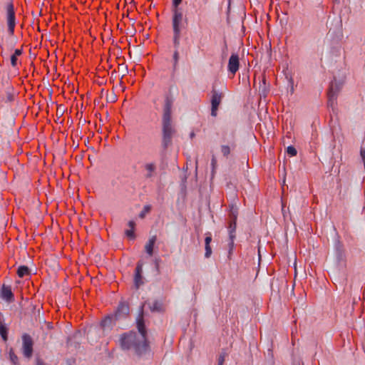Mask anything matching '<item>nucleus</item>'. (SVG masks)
Masks as SVG:
<instances>
[{
    "label": "nucleus",
    "mask_w": 365,
    "mask_h": 365,
    "mask_svg": "<svg viewBox=\"0 0 365 365\" xmlns=\"http://www.w3.org/2000/svg\"><path fill=\"white\" fill-rule=\"evenodd\" d=\"M138 333L129 331L123 334L119 339L120 346L124 350H133L134 352L141 356L148 350L146 340V329L143 319V307L140 308V314L136 319Z\"/></svg>",
    "instance_id": "1"
},
{
    "label": "nucleus",
    "mask_w": 365,
    "mask_h": 365,
    "mask_svg": "<svg viewBox=\"0 0 365 365\" xmlns=\"http://www.w3.org/2000/svg\"><path fill=\"white\" fill-rule=\"evenodd\" d=\"M175 133V129L172 125V123H163V138L162 146L166 149L171 145L173 135Z\"/></svg>",
    "instance_id": "2"
},
{
    "label": "nucleus",
    "mask_w": 365,
    "mask_h": 365,
    "mask_svg": "<svg viewBox=\"0 0 365 365\" xmlns=\"http://www.w3.org/2000/svg\"><path fill=\"white\" fill-rule=\"evenodd\" d=\"M33 346L34 341L31 336L28 334H24L22 335V353L26 358L30 359L32 356Z\"/></svg>",
    "instance_id": "3"
},
{
    "label": "nucleus",
    "mask_w": 365,
    "mask_h": 365,
    "mask_svg": "<svg viewBox=\"0 0 365 365\" xmlns=\"http://www.w3.org/2000/svg\"><path fill=\"white\" fill-rule=\"evenodd\" d=\"M182 13L178 9H173L172 26L173 33H181Z\"/></svg>",
    "instance_id": "4"
},
{
    "label": "nucleus",
    "mask_w": 365,
    "mask_h": 365,
    "mask_svg": "<svg viewBox=\"0 0 365 365\" xmlns=\"http://www.w3.org/2000/svg\"><path fill=\"white\" fill-rule=\"evenodd\" d=\"M6 12H7V23H8V30L10 34H13L14 31L15 27V12L14 6L12 4H9L6 6Z\"/></svg>",
    "instance_id": "5"
},
{
    "label": "nucleus",
    "mask_w": 365,
    "mask_h": 365,
    "mask_svg": "<svg viewBox=\"0 0 365 365\" xmlns=\"http://www.w3.org/2000/svg\"><path fill=\"white\" fill-rule=\"evenodd\" d=\"M173 100L172 98L167 97L165 100L163 107V123H172L171 122V113Z\"/></svg>",
    "instance_id": "6"
},
{
    "label": "nucleus",
    "mask_w": 365,
    "mask_h": 365,
    "mask_svg": "<svg viewBox=\"0 0 365 365\" xmlns=\"http://www.w3.org/2000/svg\"><path fill=\"white\" fill-rule=\"evenodd\" d=\"M223 95L222 93L217 92L216 91H212V95L211 98V115L212 116L217 115V110L218 109V106L221 103Z\"/></svg>",
    "instance_id": "7"
},
{
    "label": "nucleus",
    "mask_w": 365,
    "mask_h": 365,
    "mask_svg": "<svg viewBox=\"0 0 365 365\" xmlns=\"http://www.w3.org/2000/svg\"><path fill=\"white\" fill-rule=\"evenodd\" d=\"M143 263L141 261L138 262L135 270L134 275V284L136 289L144 284L143 278L142 276Z\"/></svg>",
    "instance_id": "8"
},
{
    "label": "nucleus",
    "mask_w": 365,
    "mask_h": 365,
    "mask_svg": "<svg viewBox=\"0 0 365 365\" xmlns=\"http://www.w3.org/2000/svg\"><path fill=\"white\" fill-rule=\"evenodd\" d=\"M240 66L239 56L237 53H232L229 59L227 69L234 76Z\"/></svg>",
    "instance_id": "9"
},
{
    "label": "nucleus",
    "mask_w": 365,
    "mask_h": 365,
    "mask_svg": "<svg viewBox=\"0 0 365 365\" xmlns=\"http://www.w3.org/2000/svg\"><path fill=\"white\" fill-rule=\"evenodd\" d=\"M129 314V307L125 303H120L115 312L113 314L115 320H120L126 317Z\"/></svg>",
    "instance_id": "10"
},
{
    "label": "nucleus",
    "mask_w": 365,
    "mask_h": 365,
    "mask_svg": "<svg viewBox=\"0 0 365 365\" xmlns=\"http://www.w3.org/2000/svg\"><path fill=\"white\" fill-rule=\"evenodd\" d=\"M339 91V86L336 83H331L328 93V104L333 106L336 99L337 93Z\"/></svg>",
    "instance_id": "11"
},
{
    "label": "nucleus",
    "mask_w": 365,
    "mask_h": 365,
    "mask_svg": "<svg viewBox=\"0 0 365 365\" xmlns=\"http://www.w3.org/2000/svg\"><path fill=\"white\" fill-rule=\"evenodd\" d=\"M0 295L1 297L7 302H12L14 301V296L9 286L4 284L1 287Z\"/></svg>",
    "instance_id": "12"
},
{
    "label": "nucleus",
    "mask_w": 365,
    "mask_h": 365,
    "mask_svg": "<svg viewBox=\"0 0 365 365\" xmlns=\"http://www.w3.org/2000/svg\"><path fill=\"white\" fill-rule=\"evenodd\" d=\"M146 173L145 175V178L146 179L152 178L156 171V165L155 163H148L144 165Z\"/></svg>",
    "instance_id": "13"
},
{
    "label": "nucleus",
    "mask_w": 365,
    "mask_h": 365,
    "mask_svg": "<svg viewBox=\"0 0 365 365\" xmlns=\"http://www.w3.org/2000/svg\"><path fill=\"white\" fill-rule=\"evenodd\" d=\"M117 320L115 319L113 314H110L105 317L101 322V327L103 329H110Z\"/></svg>",
    "instance_id": "14"
},
{
    "label": "nucleus",
    "mask_w": 365,
    "mask_h": 365,
    "mask_svg": "<svg viewBox=\"0 0 365 365\" xmlns=\"http://www.w3.org/2000/svg\"><path fill=\"white\" fill-rule=\"evenodd\" d=\"M155 241H156V236L155 235L152 236L151 237H150V239L148 240V241L146 242V244L145 245V250L149 256H152L153 255V247H154Z\"/></svg>",
    "instance_id": "15"
},
{
    "label": "nucleus",
    "mask_w": 365,
    "mask_h": 365,
    "mask_svg": "<svg viewBox=\"0 0 365 365\" xmlns=\"http://www.w3.org/2000/svg\"><path fill=\"white\" fill-rule=\"evenodd\" d=\"M236 215L234 216V220L232 222H230V227H229V232H230V237L231 239V244H233V239L235 238L234 232L236 230Z\"/></svg>",
    "instance_id": "16"
},
{
    "label": "nucleus",
    "mask_w": 365,
    "mask_h": 365,
    "mask_svg": "<svg viewBox=\"0 0 365 365\" xmlns=\"http://www.w3.org/2000/svg\"><path fill=\"white\" fill-rule=\"evenodd\" d=\"M149 308L152 312H161L163 309V304L160 302L155 300L151 304H149Z\"/></svg>",
    "instance_id": "17"
},
{
    "label": "nucleus",
    "mask_w": 365,
    "mask_h": 365,
    "mask_svg": "<svg viewBox=\"0 0 365 365\" xmlns=\"http://www.w3.org/2000/svg\"><path fill=\"white\" fill-rule=\"evenodd\" d=\"M181 33H173V43L175 50H179L180 46Z\"/></svg>",
    "instance_id": "18"
},
{
    "label": "nucleus",
    "mask_w": 365,
    "mask_h": 365,
    "mask_svg": "<svg viewBox=\"0 0 365 365\" xmlns=\"http://www.w3.org/2000/svg\"><path fill=\"white\" fill-rule=\"evenodd\" d=\"M17 274L19 277H24L29 274V269L27 266H20L17 269Z\"/></svg>",
    "instance_id": "19"
},
{
    "label": "nucleus",
    "mask_w": 365,
    "mask_h": 365,
    "mask_svg": "<svg viewBox=\"0 0 365 365\" xmlns=\"http://www.w3.org/2000/svg\"><path fill=\"white\" fill-rule=\"evenodd\" d=\"M21 49H16L14 51V54L11 56V63L13 67H15L17 65V56L21 55Z\"/></svg>",
    "instance_id": "20"
},
{
    "label": "nucleus",
    "mask_w": 365,
    "mask_h": 365,
    "mask_svg": "<svg viewBox=\"0 0 365 365\" xmlns=\"http://www.w3.org/2000/svg\"><path fill=\"white\" fill-rule=\"evenodd\" d=\"M180 59V53L179 50H174L173 55V69L175 70L178 67V62Z\"/></svg>",
    "instance_id": "21"
},
{
    "label": "nucleus",
    "mask_w": 365,
    "mask_h": 365,
    "mask_svg": "<svg viewBox=\"0 0 365 365\" xmlns=\"http://www.w3.org/2000/svg\"><path fill=\"white\" fill-rule=\"evenodd\" d=\"M151 206L150 205H146L143 207L142 211L139 213L140 218H144L145 215L150 211Z\"/></svg>",
    "instance_id": "22"
},
{
    "label": "nucleus",
    "mask_w": 365,
    "mask_h": 365,
    "mask_svg": "<svg viewBox=\"0 0 365 365\" xmlns=\"http://www.w3.org/2000/svg\"><path fill=\"white\" fill-rule=\"evenodd\" d=\"M227 356V353L225 351H222L217 359V365H223L225 360V357Z\"/></svg>",
    "instance_id": "23"
},
{
    "label": "nucleus",
    "mask_w": 365,
    "mask_h": 365,
    "mask_svg": "<svg viewBox=\"0 0 365 365\" xmlns=\"http://www.w3.org/2000/svg\"><path fill=\"white\" fill-rule=\"evenodd\" d=\"M0 334L4 341L7 340V328L4 324L0 325Z\"/></svg>",
    "instance_id": "24"
},
{
    "label": "nucleus",
    "mask_w": 365,
    "mask_h": 365,
    "mask_svg": "<svg viewBox=\"0 0 365 365\" xmlns=\"http://www.w3.org/2000/svg\"><path fill=\"white\" fill-rule=\"evenodd\" d=\"M221 152L224 156L227 157L230 153V148L228 145H221Z\"/></svg>",
    "instance_id": "25"
},
{
    "label": "nucleus",
    "mask_w": 365,
    "mask_h": 365,
    "mask_svg": "<svg viewBox=\"0 0 365 365\" xmlns=\"http://www.w3.org/2000/svg\"><path fill=\"white\" fill-rule=\"evenodd\" d=\"M211 167H212V175H214L215 170L217 168V159L213 155L211 159Z\"/></svg>",
    "instance_id": "26"
},
{
    "label": "nucleus",
    "mask_w": 365,
    "mask_h": 365,
    "mask_svg": "<svg viewBox=\"0 0 365 365\" xmlns=\"http://www.w3.org/2000/svg\"><path fill=\"white\" fill-rule=\"evenodd\" d=\"M287 153L290 156H295L297 155V153L296 148L292 146V145H289V146L287 147Z\"/></svg>",
    "instance_id": "27"
},
{
    "label": "nucleus",
    "mask_w": 365,
    "mask_h": 365,
    "mask_svg": "<svg viewBox=\"0 0 365 365\" xmlns=\"http://www.w3.org/2000/svg\"><path fill=\"white\" fill-rule=\"evenodd\" d=\"M205 257L206 258H209L212 255V249L210 245H205Z\"/></svg>",
    "instance_id": "28"
},
{
    "label": "nucleus",
    "mask_w": 365,
    "mask_h": 365,
    "mask_svg": "<svg viewBox=\"0 0 365 365\" xmlns=\"http://www.w3.org/2000/svg\"><path fill=\"white\" fill-rule=\"evenodd\" d=\"M125 235L130 239H135V234H134V230H125Z\"/></svg>",
    "instance_id": "29"
},
{
    "label": "nucleus",
    "mask_w": 365,
    "mask_h": 365,
    "mask_svg": "<svg viewBox=\"0 0 365 365\" xmlns=\"http://www.w3.org/2000/svg\"><path fill=\"white\" fill-rule=\"evenodd\" d=\"M211 241H212L211 235L210 233L209 234H206V237H205V245H210Z\"/></svg>",
    "instance_id": "30"
},
{
    "label": "nucleus",
    "mask_w": 365,
    "mask_h": 365,
    "mask_svg": "<svg viewBox=\"0 0 365 365\" xmlns=\"http://www.w3.org/2000/svg\"><path fill=\"white\" fill-rule=\"evenodd\" d=\"M10 358H11V361L14 364H17V362H18V357L14 353H10Z\"/></svg>",
    "instance_id": "31"
},
{
    "label": "nucleus",
    "mask_w": 365,
    "mask_h": 365,
    "mask_svg": "<svg viewBox=\"0 0 365 365\" xmlns=\"http://www.w3.org/2000/svg\"><path fill=\"white\" fill-rule=\"evenodd\" d=\"M182 0H173V6L174 9H178V6L181 4Z\"/></svg>",
    "instance_id": "32"
},
{
    "label": "nucleus",
    "mask_w": 365,
    "mask_h": 365,
    "mask_svg": "<svg viewBox=\"0 0 365 365\" xmlns=\"http://www.w3.org/2000/svg\"><path fill=\"white\" fill-rule=\"evenodd\" d=\"M360 155H361V157L363 160V162L365 165V149L363 148H361Z\"/></svg>",
    "instance_id": "33"
},
{
    "label": "nucleus",
    "mask_w": 365,
    "mask_h": 365,
    "mask_svg": "<svg viewBox=\"0 0 365 365\" xmlns=\"http://www.w3.org/2000/svg\"><path fill=\"white\" fill-rule=\"evenodd\" d=\"M128 225L129 226L130 230H134L135 226V222L134 221H133V220H130V221L128 222Z\"/></svg>",
    "instance_id": "34"
},
{
    "label": "nucleus",
    "mask_w": 365,
    "mask_h": 365,
    "mask_svg": "<svg viewBox=\"0 0 365 365\" xmlns=\"http://www.w3.org/2000/svg\"><path fill=\"white\" fill-rule=\"evenodd\" d=\"M79 336H81V332L80 331H77L74 334L73 336L75 338H78Z\"/></svg>",
    "instance_id": "35"
},
{
    "label": "nucleus",
    "mask_w": 365,
    "mask_h": 365,
    "mask_svg": "<svg viewBox=\"0 0 365 365\" xmlns=\"http://www.w3.org/2000/svg\"><path fill=\"white\" fill-rule=\"evenodd\" d=\"M36 365H44V364H43V363L41 361L38 360Z\"/></svg>",
    "instance_id": "36"
},
{
    "label": "nucleus",
    "mask_w": 365,
    "mask_h": 365,
    "mask_svg": "<svg viewBox=\"0 0 365 365\" xmlns=\"http://www.w3.org/2000/svg\"><path fill=\"white\" fill-rule=\"evenodd\" d=\"M2 318H3L2 314L0 313V325L4 324L2 323Z\"/></svg>",
    "instance_id": "37"
},
{
    "label": "nucleus",
    "mask_w": 365,
    "mask_h": 365,
    "mask_svg": "<svg viewBox=\"0 0 365 365\" xmlns=\"http://www.w3.org/2000/svg\"><path fill=\"white\" fill-rule=\"evenodd\" d=\"M296 365H303L300 361H298L297 364Z\"/></svg>",
    "instance_id": "38"
},
{
    "label": "nucleus",
    "mask_w": 365,
    "mask_h": 365,
    "mask_svg": "<svg viewBox=\"0 0 365 365\" xmlns=\"http://www.w3.org/2000/svg\"><path fill=\"white\" fill-rule=\"evenodd\" d=\"M194 135H195V134H194L193 133H192L190 134V137H191V138H192Z\"/></svg>",
    "instance_id": "39"
},
{
    "label": "nucleus",
    "mask_w": 365,
    "mask_h": 365,
    "mask_svg": "<svg viewBox=\"0 0 365 365\" xmlns=\"http://www.w3.org/2000/svg\"><path fill=\"white\" fill-rule=\"evenodd\" d=\"M70 342H71V339H68V343H70Z\"/></svg>",
    "instance_id": "40"
},
{
    "label": "nucleus",
    "mask_w": 365,
    "mask_h": 365,
    "mask_svg": "<svg viewBox=\"0 0 365 365\" xmlns=\"http://www.w3.org/2000/svg\"><path fill=\"white\" fill-rule=\"evenodd\" d=\"M336 1H339V0H335Z\"/></svg>",
    "instance_id": "41"
}]
</instances>
